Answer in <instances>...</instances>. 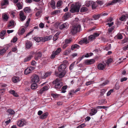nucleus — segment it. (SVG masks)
<instances>
[{"mask_svg": "<svg viewBox=\"0 0 128 128\" xmlns=\"http://www.w3.org/2000/svg\"><path fill=\"white\" fill-rule=\"evenodd\" d=\"M26 122L25 120L24 119L17 121V124L19 127H22L26 125Z\"/></svg>", "mask_w": 128, "mask_h": 128, "instance_id": "8", "label": "nucleus"}, {"mask_svg": "<svg viewBox=\"0 0 128 128\" xmlns=\"http://www.w3.org/2000/svg\"><path fill=\"white\" fill-rule=\"evenodd\" d=\"M62 5V3L60 0H59L57 2L56 4L57 6L58 7H60Z\"/></svg>", "mask_w": 128, "mask_h": 128, "instance_id": "57", "label": "nucleus"}, {"mask_svg": "<svg viewBox=\"0 0 128 128\" xmlns=\"http://www.w3.org/2000/svg\"><path fill=\"white\" fill-rule=\"evenodd\" d=\"M9 92L10 93L12 94L14 96L18 97V95L14 90H11Z\"/></svg>", "mask_w": 128, "mask_h": 128, "instance_id": "28", "label": "nucleus"}, {"mask_svg": "<svg viewBox=\"0 0 128 128\" xmlns=\"http://www.w3.org/2000/svg\"><path fill=\"white\" fill-rule=\"evenodd\" d=\"M25 31V30L24 28H22L18 32V34L20 35L23 34Z\"/></svg>", "mask_w": 128, "mask_h": 128, "instance_id": "37", "label": "nucleus"}, {"mask_svg": "<svg viewBox=\"0 0 128 128\" xmlns=\"http://www.w3.org/2000/svg\"><path fill=\"white\" fill-rule=\"evenodd\" d=\"M95 38H96L93 34L90 36L88 37V40L90 41H92L93 40L95 39Z\"/></svg>", "mask_w": 128, "mask_h": 128, "instance_id": "42", "label": "nucleus"}, {"mask_svg": "<svg viewBox=\"0 0 128 128\" xmlns=\"http://www.w3.org/2000/svg\"><path fill=\"white\" fill-rule=\"evenodd\" d=\"M105 102V100H99L98 103L99 104H102L104 103V102Z\"/></svg>", "mask_w": 128, "mask_h": 128, "instance_id": "53", "label": "nucleus"}, {"mask_svg": "<svg viewBox=\"0 0 128 128\" xmlns=\"http://www.w3.org/2000/svg\"><path fill=\"white\" fill-rule=\"evenodd\" d=\"M92 0L86 1V2L85 5L87 7H89L90 6H91Z\"/></svg>", "mask_w": 128, "mask_h": 128, "instance_id": "35", "label": "nucleus"}, {"mask_svg": "<svg viewBox=\"0 0 128 128\" xmlns=\"http://www.w3.org/2000/svg\"><path fill=\"white\" fill-rule=\"evenodd\" d=\"M95 62V61L94 59L86 60L85 61L84 63L86 64L90 65L93 64Z\"/></svg>", "mask_w": 128, "mask_h": 128, "instance_id": "10", "label": "nucleus"}, {"mask_svg": "<svg viewBox=\"0 0 128 128\" xmlns=\"http://www.w3.org/2000/svg\"><path fill=\"white\" fill-rule=\"evenodd\" d=\"M51 72H47L43 76L44 78H46L47 77L50 76L51 74Z\"/></svg>", "mask_w": 128, "mask_h": 128, "instance_id": "34", "label": "nucleus"}, {"mask_svg": "<svg viewBox=\"0 0 128 128\" xmlns=\"http://www.w3.org/2000/svg\"><path fill=\"white\" fill-rule=\"evenodd\" d=\"M43 38H34V40L36 42H39L41 40L43 42Z\"/></svg>", "mask_w": 128, "mask_h": 128, "instance_id": "40", "label": "nucleus"}, {"mask_svg": "<svg viewBox=\"0 0 128 128\" xmlns=\"http://www.w3.org/2000/svg\"><path fill=\"white\" fill-rule=\"evenodd\" d=\"M113 60L111 58L108 59L106 61V63L108 65L111 63L112 61Z\"/></svg>", "mask_w": 128, "mask_h": 128, "instance_id": "51", "label": "nucleus"}, {"mask_svg": "<svg viewBox=\"0 0 128 128\" xmlns=\"http://www.w3.org/2000/svg\"><path fill=\"white\" fill-rule=\"evenodd\" d=\"M35 69L34 67L30 66L26 69L24 72L25 74H27L32 72V70Z\"/></svg>", "mask_w": 128, "mask_h": 128, "instance_id": "9", "label": "nucleus"}, {"mask_svg": "<svg viewBox=\"0 0 128 128\" xmlns=\"http://www.w3.org/2000/svg\"><path fill=\"white\" fill-rule=\"evenodd\" d=\"M6 51V50H5L4 48L2 49H0V55H2Z\"/></svg>", "mask_w": 128, "mask_h": 128, "instance_id": "50", "label": "nucleus"}, {"mask_svg": "<svg viewBox=\"0 0 128 128\" xmlns=\"http://www.w3.org/2000/svg\"><path fill=\"white\" fill-rule=\"evenodd\" d=\"M44 91V90L42 88L38 92V94H41L43 93Z\"/></svg>", "mask_w": 128, "mask_h": 128, "instance_id": "56", "label": "nucleus"}, {"mask_svg": "<svg viewBox=\"0 0 128 128\" xmlns=\"http://www.w3.org/2000/svg\"><path fill=\"white\" fill-rule=\"evenodd\" d=\"M44 91L48 89V86H44L42 88Z\"/></svg>", "mask_w": 128, "mask_h": 128, "instance_id": "62", "label": "nucleus"}, {"mask_svg": "<svg viewBox=\"0 0 128 128\" xmlns=\"http://www.w3.org/2000/svg\"><path fill=\"white\" fill-rule=\"evenodd\" d=\"M32 57L33 56L32 54L28 56L24 59V62H26L29 61Z\"/></svg>", "mask_w": 128, "mask_h": 128, "instance_id": "17", "label": "nucleus"}, {"mask_svg": "<svg viewBox=\"0 0 128 128\" xmlns=\"http://www.w3.org/2000/svg\"><path fill=\"white\" fill-rule=\"evenodd\" d=\"M89 41L87 40V38H85L78 42V44L80 45L82 44H88L89 43Z\"/></svg>", "mask_w": 128, "mask_h": 128, "instance_id": "13", "label": "nucleus"}, {"mask_svg": "<svg viewBox=\"0 0 128 128\" xmlns=\"http://www.w3.org/2000/svg\"><path fill=\"white\" fill-rule=\"evenodd\" d=\"M80 90V89L79 88L77 89L75 91L74 90H71L70 92H69L68 94V95L69 96V97H72L73 95Z\"/></svg>", "mask_w": 128, "mask_h": 128, "instance_id": "11", "label": "nucleus"}, {"mask_svg": "<svg viewBox=\"0 0 128 128\" xmlns=\"http://www.w3.org/2000/svg\"><path fill=\"white\" fill-rule=\"evenodd\" d=\"M81 29V26L77 24L72 25L70 28V34L74 35L78 32H80Z\"/></svg>", "mask_w": 128, "mask_h": 128, "instance_id": "1", "label": "nucleus"}, {"mask_svg": "<svg viewBox=\"0 0 128 128\" xmlns=\"http://www.w3.org/2000/svg\"><path fill=\"white\" fill-rule=\"evenodd\" d=\"M80 47V46L76 44H74L72 45L71 47V49L72 50H74L75 49L79 48Z\"/></svg>", "mask_w": 128, "mask_h": 128, "instance_id": "26", "label": "nucleus"}, {"mask_svg": "<svg viewBox=\"0 0 128 128\" xmlns=\"http://www.w3.org/2000/svg\"><path fill=\"white\" fill-rule=\"evenodd\" d=\"M122 0H112L111 2L108 3L106 6H108L110 5H113L114 4H116L117 2H120Z\"/></svg>", "mask_w": 128, "mask_h": 128, "instance_id": "23", "label": "nucleus"}, {"mask_svg": "<svg viewBox=\"0 0 128 128\" xmlns=\"http://www.w3.org/2000/svg\"><path fill=\"white\" fill-rule=\"evenodd\" d=\"M42 55V54L41 52H38L35 55V60H38V59L40 58L41 57Z\"/></svg>", "mask_w": 128, "mask_h": 128, "instance_id": "16", "label": "nucleus"}, {"mask_svg": "<svg viewBox=\"0 0 128 128\" xmlns=\"http://www.w3.org/2000/svg\"><path fill=\"white\" fill-rule=\"evenodd\" d=\"M106 67L105 64H104L102 63H100L97 65V68L98 69L100 70H103L105 69Z\"/></svg>", "mask_w": 128, "mask_h": 128, "instance_id": "12", "label": "nucleus"}, {"mask_svg": "<svg viewBox=\"0 0 128 128\" xmlns=\"http://www.w3.org/2000/svg\"><path fill=\"white\" fill-rule=\"evenodd\" d=\"M52 35H50L48 36H45L44 38H43V42H45L50 40L52 38Z\"/></svg>", "mask_w": 128, "mask_h": 128, "instance_id": "20", "label": "nucleus"}, {"mask_svg": "<svg viewBox=\"0 0 128 128\" xmlns=\"http://www.w3.org/2000/svg\"><path fill=\"white\" fill-rule=\"evenodd\" d=\"M20 78L18 76H14L13 77L12 80V81L14 82H16L20 80Z\"/></svg>", "mask_w": 128, "mask_h": 128, "instance_id": "18", "label": "nucleus"}, {"mask_svg": "<svg viewBox=\"0 0 128 128\" xmlns=\"http://www.w3.org/2000/svg\"><path fill=\"white\" fill-rule=\"evenodd\" d=\"M55 4V2L54 0L51 1L50 4L51 7L53 9H54L56 8Z\"/></svg>", "mask_w": 128, "mask_h": 128, "instance_id": "29", "label": "nucleus"}, {"mask_svg": "<svg viewBox=\"0 0 128 128\" xmlns=\"http://www.w3.org/2000/svg\"><path fill=\"white\" fill-rule=\"evenodd\" d=\"M106 92V90L105 89H103L101 90V94L102 96Z\"/></svg>", "mask_w": 128, "mask_h": 128, "instance_id": "55", "label": "nucleus"}, {"mask_svg": "<svg viewBox=\"0 0 128 128\" xmlns=\"http://www.w3.org/2000/svg\"><path fill=\"white\" fill-rule=\"evenodd\" d=\"M96 108H103L105 109H106V108H107V107L103 106H98L96 107Z\"/></svg>", "mask_w": 128, "mask_h": 128, "instance_id": "58", "label": "nucleus"}, {"mask_svg": "<svg viewBox=\"0 0 128 128\" xmlns=\"http://www.w3.org/2000/svg\"><path fill=\"white\" fill-rule=\"evenodd\" d=\"M114 29V28L113 27H111V28L108 29V32L109 33H110L112 32Z\"/></svg>", "mask_w": 128, "mask_h": 128, "instance_id": "64", "label": "nucleus"}, {"mask_svg": "<svg viewBox=\"0 0 128 128\" xmlns=\"http://www.w3.org/2000/svg\"><path fill=\"white\" fill-rule=\"evenodd\" d=\"M48 115V112H46L43 114L42 115L40 116V118L42 119H44L46 118Z\"/></svg>", "mask_w": 128, "mask_h": 128, "instance_id": "21", "label": "nucleus"}, {"mask_svg": "<svg viewBox=\"0 0 128 128\" xmlns=\"http://www.w3.org/2000/svg\"><path fill=\"white\" fill-rule=\"evenodd\" d=\"M8 4V0H4L2 2L1 4L2 6Z\"/></svg>", "mask_w": 128, "mask_h": 128, "instance_id": "43", "label": "nucleus"}, {"mask_svg": "<svg viewBox=\"0 0 128 128\" xmlns=\"http://www.w3.org/2000/svg\"><path fill=\"white\" fill-rule=\"evenodd\" d=\"M115 88L116 90H118L119 88V86L118 83H116L115 85Z\"/></svg>", "mask_w": 128, "mask_h": 128, "instance_id": "63", "label": "nucleus"}, {"mask_svg": "<svg viewBox=\"0 0 128 128\" xmlns=\"http://www.w3.org/2000/svg\"><path fill=\"white\" fill-rule=\"evenodd\" d=\"M85 124L84 123L83 124L80 125L78 126L76 128H82L85 126Z\"/></svg>", "mask_w": 128, "mask_h": 128, "instance_id": "60", "label": "nucleus"}, {"mask_svg": "<svg viewBox=\"0 0 128 128\" xmlns=\"http://www.w3.org/2000/svg\"><path fill=\"white\" fill-rule=\"evenodd\" d=\"M100 16H107L108 14L107 12L103 13V12L100 14Z\"/></svg>", "mask_w": 128, "mask_h": 128, "instance_id": "61", "label": "nucleus"}, {"mask_svg": "<svg viewBox=\"0 0 128 128\" xmlns=\"http://www.w3.org/2000/svg\"><path fill=\"white\" fill-rule=\"evenodd\" d=\"M31 82L37 83L39 81V77L38 75L36 74H34L32 76Z\"/></svg>", "mask_w": 128, "mask_h": 128, "instance_id": "6", "label": "nucleus"}, {"mask_svg": "<svg viewBox=\"0 0 128 128\" xmlns=\"http://www.w3.org/2000/svg\"><path fill=\"white\" fill-rule=\"evenodd\" d=\"M113 89H111L110 90H109L108 92L106 94L107 96H109L110 94L111 93L113 92Z\"/></svg>", "mask_w": 128, "mask_h": 128, "instance_id": "52", "label": "nucleus"}, {"mask_svg": "<svg viewBox=\"0 0 128 128\" xmlns=\"http://www.w3.org/2000/svg\"><path fill=\"white\" fill-rule=\"evenodd\" d=\"M66 68V65L65 64H62L58 68V71L61 73L59 74V76L60 78L63 77L66 73L65 70Z\"/></svg>", "mask_w": 128, "mask_h": 128, "instance_id": "2", "label": "nucleus"}, {"mask_svg": "<svg viewBox=\"0 0 128 128\" xmlns=\"http://www.w3.org/2000/svg\"><path fill=\"white\" fill-rule=\"evenodd\" d=\"M30 18H29L28 19V20L27 21L26 23L25 24V26L26 27H27L29 25V24L30 21Z\"/></svg>", "mask_w": 128, "mask_h": 128, "instance_id": "54", "label": "nucleus"}, {"mask_svg": "<svg viewBox=\"0 0 128 128\" xmlns=\"http://www.w3.org/2000/svg\"><path fill=\"white\" fill-rule=\"evenodd\" d=\"M74 62H75L72 63L69 66V69L70 70H72V69L73 68V66H74Z\"/></svg>", "mask_w": 128, "mask_h": 128, "instance_id": "59", "label": "nucleus"}, {"mask_svg": "<svg viewBox=\"0 0 128 128\" xmlns=\"http://www.w3.org/2000/svg\"><path fill=\"white\" fill-rule=\"evenodd\" d=\"M127 18H128V14H126L122 15L119 19L121 21H126Z\"/></svg>", "mask_w": 128, "mask_h": 128, "instance_id": "14", "label": "nucleus"}, {"mask_svg": "<svg viewBox=\"0 0 128 128\" xmlns=\"http://www.w3.org/2000/svg\"><path fill=\"white\" fill-rule=\"evenodd\" d=\"M37 84L36 83L32 84L31 86V88L32 90H34L37 88Z\"/></svg>", "mask_w": 128, "mask_h": 128, "instance_id": "31", "label": "nucleus"}, {"mask_svg": "<svg viewBox=\"0 0 128 128\" xmlns=\"http://www.w3.org/2000/svg\"><path fill=\"white\" fill-rule=\"evenodd\" d=\"M100 14H94L92 16V17L94 20L98 19L100 17Z\"/></svg>", "mask_w": 128, "mask_h": 128, "instance_id": "32", "label": "nucleus"}, {"mask_svg": "<svg viewBox=\"0 0 128 128\" xmlns=\"http://www.w3.org/2000/svg\"><path fill=\"white\" fill-rule=\"evenodd\" d=\"M71 51L70 49L68 48L64 52V54L65 55H68L70 52Z\"/></svg>", "mask_w": 128, "mask_h": 128, "instance_id": "36", "label": "nucleus"}, {"mask_svg": "<svg viewBox=\"0 0 128 128\" xmlns=\"http://www.w3.org/2000/svg\"><path fill=\"white\" fill-rule=\"evenodd\" d=\"M97 112V110L96 109H92L91 110L90 114L91 116H92L94 115Z\"/></svg>", "mask_w": 128, "mask_h": 128, "instance_id": "25", "label": "nucleus"}, {"mask_svg": "<svg viewBox=\"0 0 128 128\" xmlns=\"http://www.w3.org/2000/svg\"><path fill=\"white\" fill-rule=\"evenodd\" d=\"M26 48L29 49L32 46V44L30 41L27 40L26 41Z\"/></svg>", "mask_w": 128, "mask_h": 128, "instance_id": "19", "label": "nucleus"}, {"mask_svg": "<svg viewBox=\"0 0 128 128\" xmlns=\"http://www.w3.org/2000/svg\"><path fill=\"white\" fill-rule=\"evenodd\" d=\"M20 16L21 20L23 21L26 18V16L24 15V12L22 11H20Z\"/></svg>", "mask_w": 128, "mask_h": 128, "instance_id": "15", "label": "nucleus"}, {"mask_svg": "<svg viewBox=\"0 0 128 128\" xmlns=\"http://www.w3.org/2000/svg\"><path fill=\"white\" fill-rule=\"evenodd\" d=\"M14 21H10L9 24L8 25V27L9 28L11 27H12L14 26Z\"/></svg>", "mask_w": 128, "mask_h": 128, "instance_id": "33", "label": "nucleus"}, {"mask_svg": "<svg viewBox=\"0 0 128 128\" xmlns=\"http://www.w3.org/2000/svg\"><path fill=\"white\" fill-rule=\"evenodd\" d=\"M8 18V16L6 14H4L3 16V19L4 21H7Z\"/></svg>", "mask_w": 128, "mask_h": 128, "instance_id": "38", "label": "nucleus"}, {"mask_svg": "<svg viewBox=\"0 0 128 128\" xmlns=\"http://www.w3.org/2000/svg\"><path fill=\"white\" fill-rule=\"evenodd\" d=\"M24 10L26 13L30 12L31 9L29 7H26L24 9Z\"/></svg>", "mask_w": 128, "mask_h": 128, "instance_id": "41", "label": "nucleus"}, {"mask_svg": "<svg viewBox=\"0 0 128 128\" xmlns=\"http://www.w3.org/2000/svg\"><path fill=\"white\" fill-rule=\"evenodd\" d=\"M58 26L60 30H62L65 28H67L68 27L69 24L67 22L62 23L59 24Z\"/></svg>", "mask_w": 128, "mask_h": 128, "instance_id": "7", "label": "nucleus"}, {"mask_svg": "<svg viewBox=\"0 0 128 128\" xmlns=\"http://www.w3.org/2000/svg\"><path fill=\"white\" fill-rule=\"evenodd\" d=\"M67 88V86H63L62 88L61 92L63 93H64L66 92L65 90Z\"/></svg>", "mask_w": 128, "mask_h": 128, "instance_id": "45", "label": "nucleus"}, {"mask_svg": "<svg viewBox=\"0 0 128 128\" xmlns=\"http://www.w3.org/2000/svg\"><path fill=\"white\" fill-rule=\"evenodd\" d=\"M61 49L60 48H58L57 50L55 51H53L51 55L50 56V58L52 59H53L54 58L55 56H56L58 55L61 51Z\"/></svg>", "mask_w": 128, "mask_h": 128, "instance_id": "5", "label": "nucleus"}, {"mask_svg": "<svg viewBox=\"0 0 128 128\" xmlns=\"http://www.w3.org/2000/svg\"><path fill=\"white\" fill-rule=\"evenodd\" d=\"M52 83L55 88L58 90L63 84V82L58 78L56 79L53 81Z\"/></svg>", "mask_w": 128, "mask_h": 128, "instance_id": "4", "label": "nucleus"}, {"mask_svg": "<svg viewBox=\"0 0 128 128\" xmlns=\"http://www.w3.org/2000/svg\"><path fill=\"white\" fill-rule=\"evenodd\" d=\"M81 6L80 3L79 2H76L75 5L72 4L71 6L70 12L72 13L78 12L79 11Z\"/></svg>", "mask_w": 128, "mask_h": 128, "instance_id": "3", "label": "nucleus"}, {"mask_svg": "<svg viewBox=\"0 0 128 128\" xmlns=\"http://www.w3.org/2000/svg\"><path fill=\"white\" fill-rule=\"evenodd\" d=\"M6 33V30H3L0 32V36L2 39H3L4 38V36Z\"/></svg>", "mask_w": 128, "mask_h": 128, "instance_id": "27", "label": "nucleus"}, {"mask_svg": "<svg viewBox=\"0 0 128 128\" xmlns=\"http://www.w3.org/2000/svg\"><path fill=\"white\" fill-rule=\"evenodd\" d=\"M116 37L118 39H122L123 38L122 35L120 34H118Z\"/></svg>", "mask_w": 128, "mask_h": 128, "instance_id": "47", "label": "nucleus"}, {"mask_svg": "<svg viewBox=\"0 0 128 128\" xmlns=\"http://www.w3.org/2000/svg\"><path fill=\"white\" fill-rule=\"evenodd\" d=\"M91 6L92 9H95L97 6L98 4L97 2H94L92 1Z\"/></svg>", "mask_w": 128, "mask_h": 128, "instance_id": "22", "label": "nucleus"}, {"mask_svg": "<svg viewBox=\"0 0 128 128\" xmlns=\"http://www.w3.org/2000/svg\"><path fill=\"white\" fill-rule=\"evenodd\" d=\"M71 15V13L69 12H68L64 14V18L65 20H66L69 18Z\"/></svg>", "mask_w": 128, "mask_h": 128, "instance_id": "24", "label": "nucleus"}, {"mask_svg": "<svg viewBox=\"0 0 128 128\" xmlns=\"http://www.w3.org/2000/svg\"><path fill=\"white\" fill-rule=\"evenodd\" d=\"M16 6L18 9H21L22 8V5L20 2H18Z\"/></svg>", "mask_w": 128, "mask_h": 128, "instance_id": "48", "label": "nucleus"}, {"mask_svg": "<svg viewBox=\"0 0 128 128\" xmlns=\"http://www.w3.org/2000/svg\"><path fill=\"white\" fill-rule=\"evenodd\" d=\"M7 112L9 114L11 115H14L15 114V112L11 108H10L7 110Z\"/></svg>", "mask_w": 128, "mask_h": 128, "instance_id": "30", "label": "nucleus"}, {"mask_svg": "<svg viewBox=\"0 0 128 128\" xmlns=\"http://www.w3.org/2000/svg\"><path fill=\"white\" fill-rule=\"evenodd\" d=\"M72 41V38H69L68 39H66L65 40V42L66 44H70Z\"/></svg>", "mask_w": 128, "mask_h": 128, "instance_id": "46", "label": "nucleus"}, {"mask_svg": "<svg viewBox=\"0 0 128 128\" xmlns=\"http://www.w3.org/2000/svg\"><path fill=\"white\" fill-rule=\"evenodd\" d=\"M88 10L87 8L86 7H82L80 9V11L81 12H86Z\"/></svg>", "mask_w": 128, "mask_h": 128, "instance_id": "39", "label": "nucleus"}, {"mask_svg": "<svg viewBox=\"0 0 128 128\" xmlns=\"http://www.w3.org/2000/svg\"><path fill=\"white\" fill-rule=\"evenodd\" d=\"M93 54V53L92 52L87 53H86L85 55V57L86 58H88L89 57L92 56Z\"/></svg>", "mask_w": 128, "mask_h": 128, "instance_id": "49", "label": "nucleus"}, {"mask_svg": "<svg viewBox=\"0 0 128 128\" xmlns=\"http://www.w3.org/2000/svg\"><path fill=\"white\" fill-rule=\"evenodd\" d=\"M60 13V10H57L52 12V15H56V14H57Z\"/></svg>", "mask_w": 128, "mask_h": 128, "instance_id": "44", "label": "nucleus"}]
</instances>
